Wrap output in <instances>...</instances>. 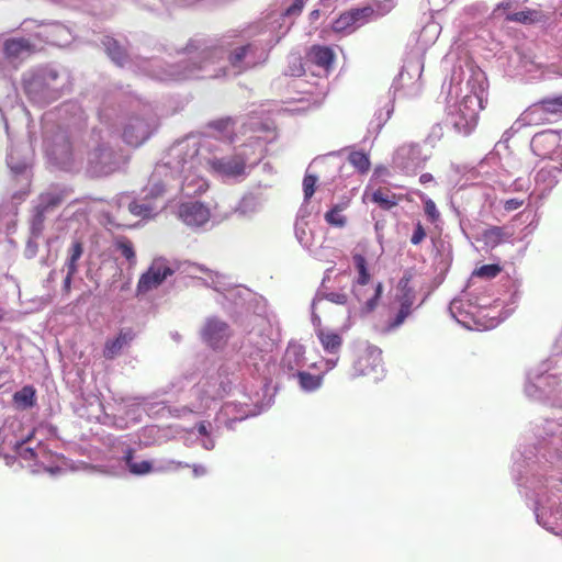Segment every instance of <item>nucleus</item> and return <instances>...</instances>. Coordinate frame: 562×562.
Returning a JSON list of instances; mask_svg holds the SVG:
<instances>
[{
  "label": "nucleus",
  "instance_id": "obj_50",
  "mask_svg": "<svg viewBox=\"0 0 562 562\" xmlns=\"http://www.w3.org/2000/svg\"><path fill=\"white\" fill-rule=\"evenodd\" d=\"M432 180H434V177L429 172H425V173L420 175V177H419V182L422 184H426L428 182H431Z\"/></svg>",
  "mask_w": 562,
  "mask_h": 562
},
{
  "label": "nucleus",
  "instance_id": "obj_25",
  "mask_svg": "<svg viewBox=\"0 0 562 562\" xmlns=\"http://www.w3.org/2000/svg\"><path fill=\"white\" fill-rule=\"evenodd\" d=\"M58 77L57 72L54 70L43 71L34 76L30 81L25 85L26 93H33L37 88L48 85L49 81L56 80Z\"/></svg>",
  "mask_w": 562,
  "mask_h": 562
},
{
  "label": "nucleus",
  "instance_id": "obj_35",
  "mask_svg": "<svg viewBox=\"0 0 562 562\" xmlns=\"http://www.w3.org/2000/svg\"><path fill=\"white\" fill-rule=\"evenodd\" d=\"M34 431H32L23 441H18L15 443L16 453L21 459L25 461H34L37 458L36 451L33 448L26 446V443L31 440Z\"/></svg>",
  "mask_w": 562,
  "mask_h": 562
},
{
  "label": "nucleus",
  "instance_id": "obj_49",
  "mask_svg": "<svg viewBox=\"0 0 562 562\" xmlns=\"http://www.w3.org/2000/svg\"><path fill=\"white\" fill-rule=\"evenodd\" d=\"M196 430L201 436L209 437L210 432L207 430V424L205 422H200L196 425Z\"/></svg>",
  "mask_w": 562,
  "mask_h": 562
},
{
  "label": "nucleus",
  "instance_id": "obj_29",
  "mask_svg": "<svg viewBox=\"0 0 562 562\" xmlns=\"http://www.w3.org/2000/svg\"><path fill=\"white\" fill-rule=\"evenodd\" d=\"M331 29L336 33H351L353 32L357 26L355 24V21L352 20V15H350L347 11L341 13L331 25Z\"/></svg>",
  "mask_w": 562,
  "mask_h": 562
},
{
  "label": "nucleus",
  "instance_id": "obj_6",
  "mask_svg": "<svg viewBox=\"0 0 562 562\" xmlns=\"http://www.w3.org/2000/svg\"><path fill=\"white\" fill-rule=\"evenodd\" d=\"M172 273V269L162 261H154L149 269L140 276L137 283V292L146 293L156 289Z\"/></svg>",
  "mask_w": 562,
  "mask_h": 562
},
{
  "label": "nucleus",
  "instance_id": "obj_19",
  "mask_svg": "<svg viewBox=\"0 0 562 562\" xmlns=\"http://www.w3.org/2000/svg\"><path fill=\"white\" fill-rule=\"evenodd\" d=\"M67 196V190L49 191L38 196L37 205L47 213L58 207Z\"/></svg>",
  "mask_w": 562,
  "mask_h": 562
},
{
  "label": "nucleus",
  "instance_id": "obj_45",
  "mask_svg": "<svg viewBox=\"0 0 562 562\" xmlns=\"http://www.w3.org/2000/svg\"><path fill=\"white\" fill-rule=\"evenodd\" d=\"M304 72H305V70H304L301 58L294 57L292 65L289 67V74L291 76L300 77V76L304 75Z\"/></svg>",
  "mask_w": 562,
  "mask_h": 562
},
{
  "label": "nucleus",
  "instance_id": "obj_55",
  "mask_svg": "<svg viewBox=\"0 0 562 562\" xmlns=\"http://www.w3.org/2000/svg\"><path fill=\"white\" fill-rule=\"evenodd\" d=\"M165 189L162 187L159 188L158 193H162Z\"/></svg>",
  "mask_w": 562,
  "mask_h": 562
},
{
  "label": "nucleus",
  "instance_id": "obj_8",
  "mask_svg": "<svg viewBox=\"0 0 562 562\" xmlns=\"http://www.w3.org/2000/svg\"><path fill=\"white\" fill-rule=\"evenodd\" d=\"M355 374L358 376L378 378L382 371V357L381 351L378 349H368L363 351L353 363Z\"/></svg>",
  "mask_w": 562,
  "mask_h": 562
},
{
  "label": "nucleus",
  "instance_id": "obj_24",
  "mask_svg": "<svg viewBox=\"0 0 562 562\" xmlns=\"http://www.w3.org/2000/svg\"><path fill=\"white\" fill-rule=\"evenodd\" d=\"M83 254V244L80 240H74L68 249V258L65 262L69 274H76L78 271V260Z\"/></svg>",
  "mask_w": 562,
  "mask_h": 562
},
{
  "label": "nucleus",
  "instance_id": "obj_22",
  "mask_svg": "<svg viewBox=\"0 0 562 562\" xmlns=\"http://www.w3.org/2000/svg\"><path fill=\"white\" fill-rule=\"evenodd\" d=\"M103 45L105 46V50L110 58L119 66H123L127 59V54L126 50L119 44V42L113 37L106 36L103 40Z\"/></svg>",
  "mask_w": 562,
  "mask_h": 562
},
{
  "label": "nucleus",
  "instance_id": "obj_41",
  "mask_svg": "<svg viewBox=\"0 0 562 562\" xmlns=\"http://www.w3.org/2000/svg\"><path fill=\"white\" fill-rule=\"evenodd\" d=\"M426 229L424 228L423 224L418 221L415 224L414 232L411 236V243L415 246L419 245L426 238Z\"/></svg>",
  "mask_w": 562,
  "mask_h": 562
},
{
  "label": "nucleus",
  "instance_id": "obj_15",
  "mask_svg": "<svg viewBox=\"0 0 562 562\" xmlns=\"http://www.w3.org/2000/svg\"><path fill=\"white\" fill-rule=\"evenodd\" d=\"M3 53L8 58H20L35 53V45L24 37L8 38L3 44Z\"/></svg>",
  "mask_w": 562,
  "mask_h": 562
},
{
  "label": "nucleus",
  "instance_id": "obj_38",
  "mask_svg": "<svg viewBox=\"0 0 562 562\" xmlns=\"http://www.w3.org/2000/svg\"><path fill=\"white\" fill-rule=\"evenodd\" d=\"M250 48H251V45L247 44V45H244V46H240V47H237L236 49H234L228 56V60H229L231 65L233 67H239Z\"/></svg>",
  "mask_w": 562,
  "mask_h": 562
},
{
  "label": "nucleus",
  "instance_id": "obj_20",
  "mask_svg": "<svg viewBox=\"0 0 562 562\" xmlns=\"http://www.w3.org/2000/svg\"><path fill=\"white\" fill-rule=\"evenodd\" d=\"M317 337L326 352L337 353L342 346V337L330 330H317Z\"/></svg>",
  "mask_w": 562,
  "mask_h": 562
},
{
  "label": "nucleus",
  "instance_id": "obj_16",
  "mask_svg": "<svg viewBox=\"0 0 562 562\" xmlns=\"http://www.w3.org/2000/svg\"><path fill=\"white\" fill-rule=\"evenodd\" d=\"M306 56L311 63L324 69H329L335 60L334 50L323 45H313Z\"/></svg>",
  "mask_w": 562,
  "mask_h": 562
},
{
  "label": "nucleus",
  "instance_id": "obj_32",
  "mask_svg": "<svg viewBox=\"0 0 562 562\" xmlns=\"http://www.w3.org/2000/svg\"><path fill=\"white\" fill-rule=\"evenodd\" d=\"M348 161L361 173H366L370 169V159L363 151H352L348 156Z\"/></svg>",
  "mask_w": 562,
  "mask_h": 562
},
{
  "label": "nucleus",
  "instance_id": "obj_18",
  "mask_svg": "<svg viewBox=\"0 0 562 562\" xmlns=\"http://www.w3.org/2000/svg\"><path fill=\"white\" fill-rule=\"evenodd\" d=\"M513 233L506 231L502 226H491L482 233V240L491 248L497 247L503 241L510 239Z\"/></svg>",
  "mask_w": 562,
  "mask_h": 562
},
{
  "label": "nucleus",
  "instance_id": "obj_34",
  "mask_svg": "<svg viewBox=\"0 0 562 562\" xmlns=\"http://www.w3.org/2000/svg\"><path fill=\"white\" fill-rule=\"evenodd\" d=\"M302 358L301 348H289L286 349L285 356L282 360V366L289 371H293L295 367L301 366Z\"/></svg>",
  "mask_w": 562,
  "mask_h": 562
},
{
  "label": "nucleus",
  "instance_id": "obj_7",
  "mask_svg": "<svg viewBox=\"0 0 562 562\" xmlns=\"http://www.w3.org/2000/svg\"><path fill=\"white\" fill-rule=\"evenodd\" d=\"M88 164L97 175L109 173L115 164V154L108 144H98L88 154Z\"/></svg>",
  "mask_w": 562,
  "mask_h": 562
},
{
  "label": "nucleus",
  "instance_id": "obj_27",
  "mask_svg": "<svg viewBox=\"0 0 562 562\" xmlns=\"http://www.w3.org/2000/svg\"><path fill=\"white\" fill-rule=\"evenodd\" d=\"M295 375L299 379L300 386L307 392L317 390L323 382L322 375H314L305 371H297Z\"/></svg>",
  "mask_w": 562,
  "mask_h": 562
},
{
  "label": "nucleus",
  "instance_id": "obj_33",
  "mask_svg": "<svg viewBox=\"0 0 562 562\" xmlns=\"http://www.w3.org/2000/svg\"><path fill=\"white\" fill-rule=\"evenodd\" d=\"M47 212L35 205L31 220V232L33 236H40L44 229V223Z\"/></svg>",
  "mask_w": 562,
  "mask_h": 562
},
{
  "label": "nucleus",
  "instance_id": "obj_10",
  "mask_svg": "<svg viewBox=\"0 0 562 562\" xmlns=\"http://www.w3.org/2000/svg\"><path fill=\"white\" fill-rule=\"evenodd\" d=\"M474 104H477L480 109H483L482 99L479 97L467 95L463 99V102L459 108L460 120L454 122V127L458 132L469 134L476 126L479 120L477 111L473 109L470 113H465V111Z\"/></svg>",
  "mask_w": 562,
  "mask_h": 562
},
{
  "label": "nucleus",
  "instance_id": "obj_52",
  "mask_svg": "<svg viewBox=\"0 0 562 562\" xmlns=\"http://www.w3.org/2000/svg\"><path fill=\"white\" fill-rule=\"evenodd\" d=\"M547 171L544 169H541L538 173H537V179H544V176H546Z\"/></svg>",
  "mask_w": 562,
  "mask_h": 562
},
{
  "label": "nucleus",
  "instance_id": "obj_36",
  "mask_svg": "<svg viewBox=\"0 0 562 562\" xmlns=\"http://www.w3.org/2000/svg\"><path fill=\"white\" fill-rule=\"evenodd\" d=\"M350 15H352V20L357 27L367 22L374 14V10L372 7L367 5L362 8H356L347 11Z\"/></svg>",
  "mask_w": 562,
  "mask_h": 562
},
{
  "label": "nucleus",
  "instance_id": "obj_28",
  "mask_svg": "<svg viewBox=\"0 0 562 562\" xmlns=\"http://www.w3.org/2000/svg\"><path fill=\"white\" fill-rule=\"evenodd\" d=\"M505 21L532 24L540 21V13L536 10H525L515 13H508L505 16Z\"/></svg>",
  "mask_w": 562,
  "mask_h": 562
},
{
  "label": "nucleus",
  "instance_id": "obj_21",
  "mask_svg": "<svg viewBox=\"0 0 562 562\" xmlns=\"http://www.w3.org/2000/svg\"><path fill=\"white\" fill-rule=\"evenodd\" d=\"M13 403L19 409H27L36 403V391L33 386H23L20 391L13 395Z\"/></svg>",
  "mask_w": 562,
  "mask_h": 562
},
{
  "label": "nucleus",
  "instance_id": "obj_30",
  "mask_svg": "<svg viewBox=\"0 0 562 562\" xmlns=\"http://www.w3.org/2000/svg\"><path fill=\"white\" fill-rule=\"evenodd\" d=\"M416 194L424 203V212L430 223H436L440 220V212L437 209L436 203L429 199L422 191H416Z\"/></svg>",
  "mask_w": 562,
  "mask_h": 562
},
{
  "label": "nucleus",
  "instance_id": "obj_39",
  "mask_svg": "<svg viewBox=\"0 0 562 562\" xmlns=\"http://www.w3.org/2000/svg\"><path fill=\"white\" fill-rule=\"evenodd\" d=\"M128 211L135 216L149 217L154 211V207L149 204H143L133 201L128 204Z\"/></svg>",
  "mask_w": 562,
  "mask_h": 562
},
{
  "label": "nucleus",
  "instance_id": "obj_43",
  "mask_svg": "<svg viewBox=\"0 0 562 562\" xmlns=\"http://www.w3.org/2000/svg\"><path fill=\"white\" fill-rule=\"evenodd\" d=\"M233 125V120L231 117L218 119L212 121L209 126L218 132H225L228 127Z\"/></svg>",
  "mask_w": 562,
  "mask_h": 562
},
{
  "label": "nucleus",
  "instance_id": "obj_40",
  "mask_svg": "<svg viewBox=\"0 0 562 562\" xmlns=\"http://www.w3.org/2000/svg\"><path fill=\"white\" fill-rule=\"evenodd\" d=\"M317 178L313 175H306L303 179V191L305 200H310L315 193Z\"/></svg>",
  "mask_w": 562,
  "mask_h": 562
},
{
  "label": "nucleus",
  "instance_id": "obj_31",
  "mask_svg": "<svg viewBox=\"0 0 562 562\" xmlns=\"http://www.w3.org/2000/svg\"><path fill=\"white\" fill-rule=\"evenodd\" d=\"M347 207L346 203L337 204L331 210L326 212L325 220L329 225L336 226V227H344L347 223V220L344 215H341V212Z\"/></svg>",
  "mask_w": 562,
  "mask_h": 562
},
{
  "label": "nucleus",
  "instance_id": "obj_46",
  "mask_svg": "<svg viewBox=\"0 0 562 562\" xmlns=\"http://www.w3.org/2000/svg\"><path fill=\"white\" fill-rule=\"evenodd\" d=\"M304 8V0H295L284 12V15H299Z\"/></svg>",
  "mask_w": 562,
  "mask_h": 562
},
{
  "label": "nucleus",
  "instance_id": "obj_12",
  "mask_svg": "<svg viewBox=\"0 0 562 562\" xmlns=\"http://www.w3.org/2000/svg\"><path fill=\"white\" fill-rule=\"evenodd\" d=\"M180 216L186 224L200 226L209 221L210 212L202 203L192 202L180 207Z\"/></svg>",
  "mask_w": 562,
  "mask_h": 562
},
{
  "label": "nucleus",
  "instance_id": "obj_54",
  "mask_svg": "<svg viewBox=\"0 0 562 562\" xmlns=\"http://www.w3.org/2000/svg\"><path fill=\"white\" fill-rule=\"evenodd\" d=\"M312 14H313V16H316V15H318V11H317V10H314V11L312 12Z\"/></svg>",
  "mask_w": 562,
  "mask_h": 562
},
{
  "label": "nucleus",
  "instance_id": "obj_51",
  "mask_svg": "<svg viewBox=\"0 0 562 562\" xmlns=\"http://www.w3.org/2000/svg\"><path fill=\"white\" fill-rule=\"evenodd\" d=\"M203 447L207 450H211L214 448V441L209 438L206 441L203 442Z\"/></svg>",
  "mask_w": 562,
  "mask_h": 562
},
{
  "label": "nucleus",
  "instance_id": "obj_5",
  "mask_svg": "<svg viewBox=\"0 0 562 562\" xmlns=\"http://www.w3.org/2000/svg\"><path fill=\"white\" fill-rule=\"evenodd\" d=\"M153 126L148 120L133 116L124 125L123 140L132 147H138L144 144L151 135Z\"/></svg>",
  "mask_w": 562,
  "mask_h": 562
},
{
  "label": "nucleus",
  "instance_id": "obj_14",
  "mask_svg": "<svg viewBox=\"0 0 562 562\" xmlns=\"http://www.w3.org/2000/svg\"><path fill=\"white\" fill-rule=\"evenodd\" d=\"M134 337L135 334L131 328L121 329L115 338L105 341L103 357L108 360L116 358L123 348L131 344Z\"/></svg>",
  "mask_w": 562,
  "mask_h": 562
},
{
  "label": "nucleus",
  "instance_id": "obj_37",
  "mask_svg": "<svg viewBox=\"0 0 562 562\" xmlns=\"http://www.w3.org/2000/svg\"><path fill=\"white\" fill-rule=\"evenodd\" d=\"M502 271V267L496 263L483 265L475 269L473 276L485 279H493L497 277Z\"/></svg>",
  "mask_w": 562,
  "mask_h": 562
},
{
  "label": "nucleus",
  "instance_id": "obj_17",
  "mask_svg": "<svg viewBox=\"0 0 562 562\" xmlns=\"http://www.w3.org/2000/svg\"><path fill=\"white\" fill-rule=\"evenodd\" d=\"M414 304V294L412 291L405 290L401 297V307L396 316L389 323V329H395L401 326L405 319L412 314V307Z\"/></svg>",
  "mask_w": 562,
  "mask_h": 562
},
{
  "label": "nucleus",
  "instance_id": "obj_3",
  "mask_svg": "<svg viewBox=\"0 0 562 562\" xmlns=\"http://www.w3.org/2000/svg\"><path fill=\"white\" fill-rule=\"evenodd\" d=\"M45 153L48 158L63 169L69 168L74 162V148L69 136L64 131H57L44 140Z\"/></svg>",
  "mask_w": 562,
  "mask_h": 562
},
{
  "label": "nucleus",
  "instance_id": "obj_42",
  "mask_svg": "<svg viewBox=\"0 0 562 562\" xmlns=\"http://www.w3.org/2000/svg\"><path fill=\"white\" fill-rule=\"evenodd\" d=\"M513 8V1L512 0H505L497 4V7L494 9L493 14L496 18H504L506 14L510 13V9Z\"/></svg>",
  "mask_w": 562,
  "mask_h": 562
},
{
  "label": "nucleus",
  "instance_id": "obj_4",
  "mask_svg": "<svg viewBox=\"0 0 562 562\" xmlns=\"http://www.w3.org/2000/svg\"><path fill=\"white\" fill-rule=\"evenodd\" d=\"M229 336L228 324L217 317L207 318L201 328L202 340L213 349L223 348L227 344Z\"/></svg>",
  "mask_w": 562,
  "mask_h": 562
},
{
  "label": "nucleus",
  "instance_id": "obj_47",
  "mask_svg": "<svg viewBox=\"0 0 562 562\" xmlns=\"http://www.w3.org/2000/svg\"><path fill=\"white\" fill-rule=\"evenodd\" d=\"M522 203L524 202L519 199H509L505 201L504 209L508 212L515 211L519 209L522 205Z\"/></svg>",
  "mask_w": 562,
  "mask_h": 562
},
{
  "label": "nucleus",
  "instance_id": "obj_48",
  "mask_svg": "<svg viewBox=\"0 0 562 562\" xmlns=\"http://www.w3.org/2000/svg\"><path fill=\"white\" fill-rule=\"evenodd\" d=\"M75 274H69V271L67 270V276L66 278L64 279V282H63V289L66 293H69L70 291V288H71V281H72V278H74Z\"/></svg>",
  "mask_w": 562,
  "mask_h": 562
},
{
  "label": "nucleus",
  "instance_id": "obj_26",
  "mask_svg": "<svg viewBox=\"0 0 562 562\" xmlns=\"http://www.w3.org/2000/svg\"><path fill=\"white\" fill-rule=\"evenodd\" d=\"M133 453H134L133 450L128 449L124 456V460L126 462V465L128 467L130 472L135 475H144V474L149 473L153 469L151 463L146 460L135 462L133 460Z\"/></svg>",
  "mask_w": 562,
  "mask_h": 562
},
{
  "label": "nucleus",
  "instance_id": "obj_13",
  "mask_svg": "<svg viewBox=\"0 0 562 562\" xmlns=\"http://www.w3.org/2000/svg\"><path fill=\"white\" fill-rule=\"evenodd\" d=\"M403 199L411 201L408 195L396 194L386 187H380L370 194V201L383 211H390L397 206Z\"/></svg>",
  "mask_w": 562,
  "mask_h": 562
},
{
  "label": "nucleus",
  "instance_id": "obj_11",
  "mask_svg": "<svg viewBox=\"0 0 562 562\" xmlns=\"http://www.w3.org/2000/svg\"><path fill=\"white\" fill-rule=\"evenodd\" d=\"M532 151L541 158H550L560 146V137L555 132L543 131L531 139Z\"/></svg>",
  "mask_w": 562,
  "mask_h": 562
},
{
  "label": "nucleus",
  "instance_id": "obj_9",
  "mask_svg": "<svg viewBox=\"0 0 562 562\" xmlns=\"http://www.w3.org/2000/svg\"><path fill=\"white\" fill-rule=\"evenodd\" d=\"M213 171L226 177H239L245 175L246 159L243 155L213 158L209 161Z\"/></svg>",
  "mask_w": 562,
  "mask_h": 562
},
{
  "label": "nucleus",
  "instance_id": "obj_53",
  "mask_svg": "<svg viewBox=\"0 0 562 562\" xmlns=\"http://www.w3.org/2000/svg\"><path fill=\"white\" fill-rule=\"evenodd\" d=\"M92 137H93V138H94V140L97 142V140L100 138V132L92 131Z\"/></svg>",
  "mask_w": 562,
  "mask_h": 562
},
{
  "label": "nucleus",
  "instance_id": "obj_23",
  "mask_svg": "<svg viewBox=\"0 0 562 562\" xmlns=\"http://www.w3.org/2000/svg\"><path fill=\"white\" fill-rule=\"evenodd\" d=\"M113 245L115 249L127 260L130 266H134L136 263V252L131 239L126 236H116L113 240Z\"/></svg>",
  "mask_w": 562,
  "mask_h": 562
},
{
  "label": "nucleus",
  "instance_id": "obj_2",
  "mask_svg": "<svg viewBox=\"0 0 562 562\" xmlns=\"http://www.w3.org/2000/svg\"><path fill=\"white\" fill-rule=\"evenodd\" d=\"M524 120L529 124H544L562 119V94L544 98L531 104L524 112Z\"/></svg>",
  "mask_w": 562,
  "mask_h": 562
},
{
  "label": "nucleus",
  "instance_id": "obj_1",
  "mask_svg": "<svg viewBox=\"0 0 562 562\" xmlns=\"http://www.w3.org/2000/svg\"><path fill=\"white\" fill-rule=\"evenodd\" d=\"M352 259L358 271V277L352 284V292L357 300L363 304V311L366 313H371L378 306L379 300L382 295L383 285L381 282H378L372 289L371 295L367 297V290H364L363 286L371 280V274L367 267V260L361 254H355Z\"/></svg>",
  "mask_w": 562,
  "mask_h": 562
},
{
  "label": "nucleus",
  "instance_id": "obj_44",
  "mask_svg": "<svg viewBox=\"0 0 562 562\" xmlns=\"http://www.w3.org/2000/svg\"><path fill=\"white\" fill-rule=\"evenodd\" d=\"M325 297L327 301L339 305H345L348 302V295L341 292H330Z\"/></svg>",
  "mask_w": 562,
  "mask_h": 562
}]
</instances>
